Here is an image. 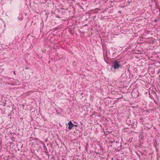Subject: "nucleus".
Segmentation results:
<instances>
[{"label":"nucleus","instance_id":"nucleus-1","mask_svg":"<svg viewBox=\"0 0 160 160\" xmlns=\"http://www.w3.org/2000/svg\"><path fill=\"white\" fill-rule=\"evenodd\" d=\"M114 62H113L112 67L115 69H118L119 68H121L122 65L119 64L120 62H117V61H114Z\"/></svg>","mask_w":160,"mask_h":160},{"label":"nucleus","instance_id":"nucleus-2","mask_svg":"<svg viewBox=\"0 0 160 160\" xmlns=\"http://www.w3.org/2000/svg\"><path fill=\"white\" fill-rule=\"evenodd\" d=\"M68 129L69 130L72 129L73 127L74 126V125L72 123L71 121H70L68 123Z\"/></svg>","mask_w":160,"mask_h":160},{"label":"nucleus","instance_id":"nucleus-3","mask_svg":"<svg viewBox=\"0 0 160 160\" xmlns=\"http://www.w3.org/2000/svg\"><path fill=\"white\" fill-rule=\"evenodd\" d=\"M126 123L128 125H131L132 124V123L131 121L130 118L129 117L127 118V119L126 120Z\"/></svg>","mask_w":160,"mask_h":160},{"label":"nucleus","instance_id":"nucleus-4","mask_svg":"<svg viewBox=\"0 0 160 160\" xmlns=\"http://www.w3.org/2000/svg\"><path fill=\"white\" fill-rule=\"evenodd\" d=\"M154 66L157 67H160V62L159 61H157L154 63Z\"/></svg>","mask_w":160,"mask_h":160},{"label":"nucleus","instance_id":"nucleus-5","mask_svg":"<svg viewBox=\"0 0 160 160\" xmlns=\"http://www.w3.org/2000/svg\"><path fill=\"white\" fill-rule=\"evenodd\" d=\"M43 150L45 151V152L47 155L48 154V153L46 151L47 150V149L45 144H44L43 147Z\"/></svg>","mask_w":160,"mask_h":160},{"label":"nucleus","instance_id":"nucleus-6","mask_svg":"<svg viewBox=\"0 0 160 160\" xmlns=\"http://www.w3.org/2000/svg\"><path fill=\"white\" fill-rule=\"evenodd\" d=\"M105 131H104V133L106 134V135H108V134L110 133V131L108 130L107 129H106L105 130Z\"/></svg>","mask_w":160,"mask_h":160},{"label":"nucleus","instance_id":"nucleus-7","mask_svg":"<svg viewBox=\"0 0 160 160\" xmlns=\"http://www.w3.org/2000/svg\"><path fill=\"white\" fill-rule=\"evenodd\" d=\"M100 10V9H99L98 8H96L95 10V12H97L98 11H99Z\"/></svg>","mask_w":160,"mask_h":160},{"label":"nucleus","instance_id":"nucleus-8","mask_svg":"<svg viewBox=\"0 0 160 160\" xmlns=\"http://www.w3.org/2000/svg\"><path fill=\"white\" fill-rule=\"evenodd\" d=\"M154 21H155V22H157V20L156 19H155Z\"/></svg>","mask_w":160,"mask_h":160},{"label":"nucleus","instance_id":"nucleus-9","mask_svg":"<svg viewBox=\"0 0 160 160\" xmlns=\"http://www.w3.org/2000/svg\"><path fill=\"white\" fill-rule=\"evenodd\" d=\"M14 74H16V73H15V71H14Z\"/></svg>","mask_w":160,"mask_h":160},{"label":"nucleus","instance_id":"nucleus-10","mask_svg":"<svg viewBox=\"0 0 160 160\" xmlns=\"http://www.w3.org/2000/svg\"><path fill=\"white\" fill-rule=\"evenodd\" d=\"M105 61L107 63L106 60H105Z\"/></svg>","mask_w":160,"mask_h":160},{"label":"nucleus","instance_id":"nucleus-11","mask_svg":"<svg viewBox=\"0 0 160 160\" xmlns=\"http://www.w3.org/2000/svg\"><path fill=\"white\" fill-rule=\"evenodd\" d=\"M50 61H49V62H48V63H50Z\"/></svg>","mask_w":160,"mask_h":160},{"label":"nucleus","instance_id":"nucleus-12","mask_svg":"<svg viewBox=\"0 0 160 160\" xmlns=\"http://www.w3.org/2000/svg\"><path fill=\"white\" fill-rule=\"evenodd\" d=\"M81 124L82 125V123H81Z\"/></svg>","mask_w":160,"mask_h":160}]
</instances>
